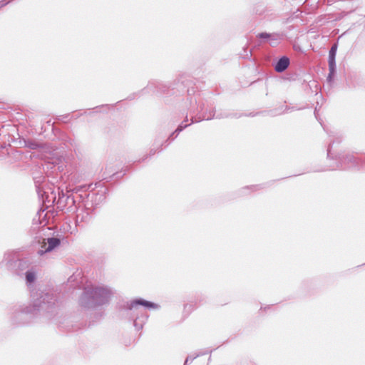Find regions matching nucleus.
Masks as SVG:
<instances>
[{
    "mask_svg": "<svg viewBox=\"0 0 365 365\" xmlns=\"http://www.w3.org/2000/svg\"><path fill=\"white\" fill-rule=\"evenodd\" d=\"M59 245V239L54 237L48 238L47 242H45V240H43L42 242L41 249L38 252V253L39 255H43L44 253L51 251Z\"/></svg>",
    "mask_w": 365,
    "mask_h": 365,
    "instance_id": "obj_1",
    "label": "nucleus"
},
{
    "mask_svg": "<svg viewBox=\"0 0 365 365\" xmlns=\"http://www.w3.org/2000/svg\"><path fill=\"white\" fill-rule=\"evenodd\" d=\"M95 295L96 298L99 299L100 303H104L109 299L111 293L106 288L99 287L96 289Z\"/></svg>",
    "mask_w": 365,
    "mask_h": 365,
    "instance_id": "obj_2",
    "label": "nucleus"
},
{
    "mask_svg": "<svg viewBox=\"0 0 365 365\" xmlns=\"http://www.w3.org/2000/svg\"><path fill=\"white\" fill-rule=\"evenodd\" d=\"M289 64V58L287 57H282L276 63V65L274 66V69L277 72H282L288 67Z\"/></svg>",
    "mask_w": 365,
    "mask_h": 365,
    "instance_id": "obj_3",
    "label": "nucleus"
},
{
    "mask_svg": "<svg viewBox=\"0 0 365 365\" xmlns=\"http://www.w3.org/2000/svg\"><path fill=\"white\" fill-rule=\"evenodd\" d=\"M329 78L331 81L332 77L334 75L335 72V61L329 60Z\"/></svg>",
    "mask_w": 365,
    "mask_h": 365,
    "instance_id": "obj_4",
    "label": "nucleus"
},
{
    "mask_svg": "<svg viewBox=\"0 0 365 365\" xmlns=\"http://www.w3.org/2000/svg\"><path fill=\"white\" fill-rule=\"evenodd\" d=\"M337 46L334 44L330 49L329 53V60L335 61V56L336 53Z\"/></svg>",
    "mask_w": 365,
    "mask_h": 365,
    "instance_id": "obj_5",
    "label": "nucleus"
},
{
    "mask_svg": "<svg viewBox=\"0 0 365 365\" xmlns=\"http://www.w3.org/2000/svg\"><path fill=\"white\" fill-rule=\"evenodd\" d=\"M26 279L29 282H32L35 279V274L33 272H27L26 273Z\"/></svg>",
    "mask_w": 365,
    "mask_h": 365,
    "instance_id": "obj_6",
    "label": "nucleus"
},
{
    "mask_svg": "<svg viewBox=\"0 0 365 365\" xmlns=\"http://www.w3.org/2000/svg\"><path fill=\"white\" fill-rule=\"evenodd\" d=\"M135 304H141L145 307H153V304L146 301H136Z\"/></svg>",
    "mask_w": 365,
    "mask_h": 365,
    "instance_id": "obj_7",
    "label": "nucleus"
},
{
    "mask_svg": "<svg viewBox=\"0 0 365 365\" xmlns=\"http://www.w3.org/2000/svg\"><path fill=\"white\" fill-rule=\"evenodd\" d=\"M258 37L259 38H268L269 37V34L267 33H261L258 35Z\"/></svg>",
    "mask_w": 365,
    "mask_h": 365,
    "instance_id": "obj_8",
    "label": "nucleus"
}]
</instances>
